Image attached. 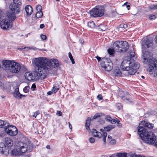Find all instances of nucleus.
I'll return each mask as SVG.
<instances>
[{"mask_svg": "<svg viewBox=\"0 0 157 157\" xmlns=\"http://www.w3.org/2000/svg\"><path fill=\"white\" fill-rule=\"evenodd\" d=\"M0 87L2 89L4 88L3 84L0 81Z\"/></svg>", "mask_w": 157, "mask_h": 157, "instance_id": "obj_47", "label": "nucleus"}, {"mask_svg": "<svg viewBox=\"0 0 157 157\" xmlns=\"http://www.w3.org/2000/svg\"><path fill=\"white\" fill-rule=\"evenodd\" d=\"M121 42L122 41H116L113 44V48L116 52H120V51L121 50V44H121Z\"/></svg>", "mask_w": 157, "mask_h": 157, "instance_id": "obj_14", "label": "nucleus"}, {"mask_svg": "<svg viewBox=\"0 0 157 157\" xmlns=\"http://www.w3.org/2000/svg\"><path fill=\"white\" fill-rule=\"evenodd\" d=\"M43 16V13L42 11H38L36 14V17L37 18H40Z\"/></svg>", "mask_w": 157, "mask_h": 157, "instance_id": "obj_28", "label": "nucleus"}, {"mask_svg": "<svg viewBox=\"0 0 157 157\" xmlns=\"http://www.w3.org/2000/svg\"><path fill=\"white\" fill-rule=\"evenodd\" d=\"M21 69L20 65L16 62H14L11 65L9 71L13 73H17Z\"/></svg>", "mask_w": 157, "mask_h": 157, "instance_id": "obj_11", "label": "nucleus"}, {"mask_svg": "<svg viewBox=\"0 0 157 157\" xmlns=\"http://www.w3.org/2000/svg\"><path fill=\"white\" fill-rule=\"evenodd\" d=\"M130 63V60H125L121 63V67L124 71H126L125 74L127 76L133 75L136 73V72L133 73L134 70L132 67L129 65Z\"/></svg>", "mask_w": 157, "mask_h": 157, "instance_id": "obj_6", "label": "nucleus"}, {"mask_svg": "<svg viewBox=\"0 0 157 157\" xmlns=\"http://www.w3.org/2000/svg\"><path fill=\"white\" fill-rule=\"evenodd\" d=\"M40 113V112L39 111H36V112L34 113V114L33 115V116L36 118V117Z\"/></svg>", "mask_w": 157, "mask_h": 157, "instance_id": "obj_37", "label": "nucleus"}, {"mask_svg": "<svg viewBox=\"0 0 157 157\" xmlns=\"http://www.w3.org/2000/svg\"><path fill=\"white\" fill-rule=\"evenodd\" d=\"M29 86H25L23 89V91L25 93L29 91Z\"/></svg>", "mask_w": 157, "mask_h": 157, "instance_id": "obj_35", "label": "nucleus"}, {"mask_svg": "<svg viewBox=\"0 0 157 157\" xmlns=\"http://www.w3.org/2000/svg\"><path fill=\"white\" fill-rule=\"evenodd\" d=\"M44 27V25L43 24H41L40 25V27L41 29H42Z\"/></svg>", "mask_w": 157, "mask_h": 157, "instance_id": "obj_53", "label": "nucleus"}, {"mask_svg": "<svg viewBox=\"0 0 157 157\" xmlns=\"http://www.w3.org/2000/svg\"><path fill=\"white\" fill-rule=\"evenodd\" d=\"M97 132V131L95 129H93L92 131V133L93 135L94 134L96 133V132Z\"/></svg>", "mask_w": 157, "mask_h": 157, "instance_id": "obj_49", "label": "nucleus"}, {"mask_svg": "<svg viewBox=\"0 0 157 157\" xmlns=\"http://www.w3.org/2000/svg\"><path fill=\"white\" fill-rule=\"evenodd\" d=\"M97 59L98 62H99V61H100V63H101V57H100V58Z\"/></svg>", "mask_w": 157, "mask_h": 157, "instance_id": "obj_63", "label": "nucleus"}, {"mask_svg": "<svg viewBox=\"0 0 157 157\" xmlns=\"http://www.w3.org/2000/svg\"><path fill=\"white\" fill-rule=\"evenodd\" d=\"M30 49H32L34 50H36L37 48L35 47H30Z\"/></svg>", "mask_w": 157, "mask_h": 157, "instance_id": "obj_54", "label": "nucleus"}, {"mask_svg": "<svg viewBox=\"0 0 157 157\" xmlns=\"http://www.w3.org/2000/svg\"><path fill=\"white\" fill-rule=\"evenodd\" d=\"M101 66L107 71H109L113 68V64L109 59L103 58L101 60Z\"/></svg>", "mask_w": 157, "mask_h": 157, "instance_id": "obj_7", "label": "nucleus"}, {"mask_svg": "<svg viewBox=\"0 0 157 157\" xmlns=\"http://www.w3.org/2000/svg\"><path fill=\"white\" fill-rule=\"evenodd\" d=\"M68 124H69V127L71 129H72V127L71 126V124H70V123L69 122Z\"/></svg>", "mask_w": 157, "mask_h": 157, "instance_id": "obj_55", "label": "nucleus"}, {"mask_svg": "<svg viewBox=\"0 0 157 157\" xmlns=\"http://www.w3.org/2000/svg\"><path fill=\"white\" fill-rule=\"evenodd\" d=\"M105 120L108 121H111L112 120V118L110 117L107 116L105 118Z\"/></svg>", "mask_w": 157, "mask_h": 157, "instance_id": "obj_40", "label": "nucleus"}, {"mask_svg": "<svg viewBox=\"0 0 157 157\" xmlns=\"http://www.w3.org/2000/svg\"><path fill=\"white\" fill-rule=\"evenodd\" d=\"M79 41L82 44H83V40H79Z\"/></svg>", "mask_w": 157, "mask_h": 157, "instance_id": "obj_60", "label": "nucleus"}, {"mask_svg": "<svg viewBox=\"0 0 157 157\" xmlns=\"http://www.w3.org/2000/svg\"><path fill=\"white\" fill-rule=\"evenodd\" d=\"M25 76L26 79L29 81H31L33 79V75L31 73L29 72H26L25 75Z\"/></svg>", "mask_w": 157, "mask_h": 157, "instance_id": "obj_21", "label": "nucleus"}, {"mask_svg": "<svg viewBox=\"0 0 157 157\" xmlns=\"http://www.w3.org/2000/svg\"><path fill=\"white\" fill-rule=\"evenodd\" d=\"M25 10L28 16H30L32 14L33 11L32 7L30 5L26 6L25 8Z\"/></svg>", "mask_w": 157, "mask_h": 157, "instance_id": "obj_20", "label": "nucleus"}, {"mask_svg": "<svg viewBox=\"0 0 157 157\" xmlns=\"http://www.w3.org/2000/svg\"><path fill=\"white\" fill-rule=\"evenodd\" d=\"M96 133H97V134H96V136H97L98 138H101L102 137H103V140L104 143L105 144L106 143V138L107 136V133L106 132H103L102 134L101 132L97 131L96 132Z\"/></svg>", "mask_w": 157, "mask_h": 157, "instance_id": "obj_18", "label": "nucleus"}, {"mask_svg": "<svg viewBox=\"0 0 157 157\" xmlns=\"http://www.w3.org/2000/svg\"><path fill=\"white\" fill-rule=\"evenodd\" d=\"M113 74L116 76H121L122 72L120 69H116L114 71Z\"/></svg>", "mask_w": 157, "mask_h": 157, "instance_id": "obj_23", "label": "nucleus"}, {"mask_svg": "<svg viewBox=\"0 0 157 157\" xmlns=\"http://www.w3.org/2000/svg\"><path fill=\"white\" fill-rule=\"evenodd\" d=\"M121 47L120 53H124L126 52L129 48V45L128 43L126 41H122L121 43Z\"/></svg>", "mask_w": 157, "mask_h": 157, "instance_id": "obj_15", "label": "nucleus"}, {"mask_svg": "<svg viewBox=\"0 0 157 157\" xmlns=\"http://www.w3.org/2000/svg\"><path fill=\"white\" fill-rule=\"evenodd\" d=\"M135 53L133 48L131 49L128 52V56L129 57L130 60L132 59V58H133L135 57ZM133 60V59H132Z\"/></svg>", "mask_w": 157, "mask_h": 157, "instance_id": "obj_22", "label": "nucleus"}, {"mask_svg": "<svg viewBox=\"0 0 157 157\" xmlns=\"http://www.w3.org/2000/svg\"><path fill=\"white\" fill-rule=\"evenodd\" d=\"M154 9H157V5H155L154 6Z\"/></svg>", "mask_w": 157, "mask_h": 157, "instance_id": "obj_64", "label": "nucleus"}, {"mask_svg": "<svg viewBox=\"0 0 157 157\" xmlns=\"http://www.w3.org/2000/svg\"><path fill=\"white\" fill-rule=\"evenodd\" d=\"M36 72L34 73V76L36 79H38L40 78L44 79L46 78L47 75L50 74L49 72L46 71L41 70L40 71L39 69H35Z\"/></svg>", "mask_w": 157, "mask_h": 157, "instance_id": "obj_9", "label": "nucleus"}, {"mask_svg": "<svg viewBox=\"0 0 157 157\" xmlns=\"http://www.w3.org/2000/svg\"><path fill=\"white\" fill-rule=\"evenodd\" d=\"M59 88H58V87L57 86H55L53 87L52 91L53 92V93H55L56 92H57Z\"/></svg>", "mask_w": 157, "mask_h": 157, "instance_id": "obj_34", "label": "nucleus"}, {"mask_svg": "<svg viewBox=\"0 0 157 157\" xmlns=\"http://www.w3.org/2000/svg\"><path fill=\"white\" fill-rule=\"evenodd\" d=\"M13 61H10L6 60H4L2 61V66L3 67L6 68V69H8L9 70L11 67V65L13 63Z\"/></svg>", "mask_w": 157, "mask_h": 157, "instance_id": "obj_17", "label": "nucleus"}, {"mask_svg": "<svg viewBox=\"0 0 157 157\" xmlns=\"http://www.w3.org/2000/svg\"><path fill=\"white\" fill-rule=\"evenodd\" d=\"M88 26L91 28H94L95 27V24L93 21L89 22L88 23Z\"/></svg>", "mask_w": 157, "mask_h": 157, "instance_id": "obj_29", "label": "nucleus"}, {"mask_svg": "<svg viewBox=\"0 0 157 157\" xmlns=\"http://www.w3.org/2000/svg\"><path fill=\"white\" fill-rule=\"evenodd\" d=\"M154 124L144 121H142L139 124L138 132L140 136L145 143L150 145L154 143L156 140V136L154 133L149 131L148 129H151Z\"/></svg>", "mask_w": 157, "mask_h": 157, "instance_id": "obj_3", "label": "nucleus"}, {"mask_svg": "<svg viewBox=\"0 0 157 157\" xmlns=\"http://www.w3.org/2000/svg\"><path fill=\"white\" fill-rule=\"evenodd\" d=\"M89 142L91 143H94L95 142V139L93 137H91L89 139Z\"/></svg>", "mask_w": 157, "mask_h": 157, "instance_id": "obj_38", "label": "nucleus"}, {"mask_svg": "<svg viewBox=\"0 0 157 157\" xmlns=\"http://www.w3.org/2000/svg\"><path fill=\"white\" fill-rule=\"evenodd\" d=\"M104 8L101 6H98L93 8L90 12V15L94 17H101L103 14L109 17H112L113 16V13L111 11L108 12V13L104 12Z\"/></svg>", "mask_w": 157, "mask_h": 157, "instance_id": "obj_5", "label": "nucleus"}, {"mask_svg": "<svg viewBox=\"0 0 157 157\" xmlns=\"http://www.w3.org/2000/svg\"><path fill=\"white\" fill-rule=\"evenodd\" d=\"M33 125L34 128L35 127H36V128L37 127V125L36 124H33Z\"/></svg>", "mask_w": 157, "mask_h": 157, "instance_id": "obj_57", "label": "nucleus"}, {"mask_svg": "<svg viewBox=\"0 0 157 157\" xmlns=\"http://www.w3.org/2000/svg\"><path fill=\"white\" fill-rule=\"evenodd\" d=\"M129 65L132 67V68L134 70L133 72H136L137 70L140 67V64L138 62L131 63L130 62V64H129Z\"/></svg>", "mask_w": 157, "mask_h": 157, "instance_id": "obj_19", "label": "nucleus"}, {"mask_svg": "<svg viewBox=\"0 0 157 157\" xmlns=\"http://www.w3.org/2000/svg\"><path fill=\"white\" fill-rule=\"evenodd\" d=\"M23 49H25V51H28L29 49H30V47H25Z\"/></svg>", "mask_w": 157, "mask_h": 157, "instance_id": "obj_51", "label": "nucleus"}, {"mask_svg": "<svg viewBox=\"0 0 157 157\" xmlns=\"http://www.w3.org/2000/svg\"><path fill=\"white\" fill-rule=\"evenodd\" d=\"M117 126L120 127H121L122 126L121 124L120 123H119V122L118 123H117Z\"/></svg>", "mask_w": 157, "mask_h": 157, "instance_id": "obj_56", "label": "nucleus"}, {"mask_svg": "<svg viewBox=\"0 0 157 157\" xmlns=\"http://www.w3.org/2000/svg\"><path fill=\"white\" fill-rule=\"evenodd\" d=\"M25 95H22V94H20V98H21L22 97H25Z\"/></svg>", "mask_w": 157, "mask_h": 157, "instance_id": "obj_61", "label": "nucleus"}, {"mask_svg": "<svg viewBox=\"0 0 157 157\" xmlns=\"http://www.w3.org/2000/svg\"><path fill=\"white\" fill-rule=\"evenodd\" d=\"M127 2H126L123 5V6H125V5H126V7L127 8L128 10H129V7H130V6L129 5H127Z\"/></svg>", "mask_w": 157, "mask_h": 157, "instance_id": "obj_50", "label": "nucleus"}, {"mask_svg": "<svg viewBox=\"0 0 157 157\" xmlns=\"http://www.w3.org/2000/svg\"><path fill=\"white\" fill-rule=\"evenodd\" d=\"M156 18L155 15H151L149 16V18L150 20H154Z\"/></svg>", "mask_w": 157, "mask_h": 157, "instance_id": "obj_43", "label": "nucleus"}, {"mask_svg": "<svg viewBox=\"0 0 157 157\" xmlns=\"http://www.w3.org/2000/svg\"><path fill=\"white\" fill-rule=\"evenodd\" d=\"M34 64L35 69L48 71L49 73L56 75V68L59 65L57 59H49L44 57L35 58L34 60Z\"/></svg>", "mask_w": 157, "mask_h": 157, "instance_id": "obj_2", "label": "nucleus"}, {"mask_svg": "<svg viewBox=\"0 0 157 157\" xmlns=\"http://www.w3.org/2000/svg\"><path fill=\"white\" fill-rule=\"evenodd\" d=\"M114 127V125H108L106 127H104V129L105 131L107 132H109L110 130L113 128Z\"/></svg>", "mask_w": 157, "mask_h": 157, "instance_id": "obj_26", "label": "nucleus"}, {"mask_svg": "<svg viewBox=\"0 0 157 157\" xmlns=\"http://www.w3.org/2000/svg\"><path fill=\"white\" fill-rule=\"evenodd\" d=\"M6 121L0 120V128H3L6 124Z\"/></svg>", "mask_w": 157, "mask_h": 157, "instance_id": "obj_31", "label": "nucleus"}, {"mask_svg": "<svg viewBox=\"0 0 157 157\" xmlns=\"http://www.w3.org/2000/svg\"><path fill=\"white\" fill-rule=\"evenodd\" d=\"M21 5V2H14L13 3L10 4L9 8L11 10V11L7 13H14V16L16 14L18 13L20 10V7Z\"/></svg>", "mask_w": 157, "mask_h": 157, "instance_id": "obj_8", "label": "nucleus"}, {"mask_svg": "<svg viewBox=\"0 0 157 157\" xmlns=\"http://www.w3.org/2000/svg\"><path fill=\"white\" fill-rule=\"evenodd\" d=\"M62 113L59 111H57L56 113V114L58 115L59 116H60L62 115Z\"/></svg>", "mask_w": 157, "mask_h": 157, "instance_id": "obj_46", "label": "nucleus"}, {"mask_svg": "<svg viewBox=\"0 0 157 157\" xmlns=\"http://www.w3.org/2000/svg\"><path fill=\"white\" fill-rule=\"evenodd\" d=\"M130 157H142V156L140 155H138L134 154H132L131 155Z\"/></svg>", "mask_w": 157, "mask_h": 157, "instance_id": "obj_44", "label": "nucleus"}, {"mask_svg": "<svg viewBox=\"0 0 157 157\" xmlns=\"http://www.w3.org/2000/svg\"><path fill=\"white\" fill-rule=\"evenodd\" d=\"M42 7L40 5H37L36 6V10L38 11H41Z\"/></svg>", "mask_w": 157, "mask_h": 157, "instance_id": "obj_36", "label": "nucleus"}, {"mask_svg": "<svg viewBox=\"0 0 157 157\" xmlns=\"http://www.w3.org/2000/svg\"><path fill=\"white\" fill-rule=\"evenodd\" d=\"M119 122V121L117 119H112L111 121V123L113 124H115L116 122L117 123H118Z\"/></svg>", "mask_w": 157, "mask_h": 157, "instance_id": "obj_33", "label": "nucleus"}, {"mask_svg": "<svg viewBox=\"0 0 157 157\" xmlns=\"http://www.w3.org/2000/svg\"><path fill=\"white\" fill-rule=\"evenodd\" d=\"M115 52H116L115 50H114V49L113 48V49H111V48H109L108 50V53L110 55H112Z\"/></svg>", "mask_w": 157, "mask_h": 157, "instance_id": "obj_30", "label": "nucleus"}, {"mask_svg": "<svg viewBox=\"0 0 157 157\" xmlns=\"http://www.w3.org/2000/svg\"><path fill=\"white\" fill-rule=\"evenodd\" d=\"M14 96L16 98H20V94L19 91V89L17 88L16 89L15 91L13 93Z\"/></svg>", "mask_w": 157, "mask_h": 157, "instance_id": "obj_25", "label": "nucleus"}, {"mask_svg": "<svg viewBox=\"0 0 157 157\" xmlns=\"http://www.w3.org/2000/svg\"><path fill=\"white\" fill-rule=\"evenodd\" d=\"M68 56L69 58L71 60V61L72 63L73 64L75 63V61H74V59L73 58V57L71 55V52H69L68 53Z\"/></svg>", "mask_w": 157, "mask_h": 157, "instance_id": "obj_32", "label": "nucleus"}, {"mask_svg": "<svg viewBox=\"0 0 157 157\" xmlns=\"http://www.w3.org/2000/svg\"><path fill=\"white\" fill-rule=\"evenodd\" d=\"M127 26L128 25L126 24H121L119 25V30L121 31H122L126 29Z\"/></svg>", "mask_w": 157, "mask_h": 157, "instance_id": "obj_27", "label": "nucleus"}, {"mask_svg": "<svg viewBox=\"0 0 157 157\" xmlns=\"http://www.w3.org/2000/svg\"><path fill=\"white\" fill-rule=\"evenodd\" d=\"M155 40L156 43H157V35L156 36V37H155Z\"/></svg>", "mask_w": 157, "mask_h": 157, "instance_id": "obj_62", "label": "nucleus"}, {"mask_svg": "<svg viewBox=\"0 0 157 157\" xmlns=\"http://www.w3.org/2000/svg\"><path fill=\"white\" fill-rule=\"evenodd\" d=\"M31 88L33 90H34L36 88V85L34 84H32Z\"/></svg>", "mask_w": 157, "mask_h": 157, "instance_id": "obj_48", "label": "nucleus"}, {"mask_svg": "<svg viewBox=\"0 0 157 157\" xmlns=\"http://www.w3.org/2000/svg\"><path fill=\"white\" fill-rule=\"evenodd\" d=\"M116 143V140L115 139H113L111 140L110 141V143L111 144L113 145L115 144Z\"/></svg>", "mask_w": 157, "mask_h": 157, "instance_id": "obj_41", "label": "nucleus"}, {"mask_svg": "<svg viewBox=\"0 0 157 157\" xmlns=\"http://www.w3.org/2000/svg\"><path fill=\"white\" fill-rule=\"evenodd\" d=\"M4 144L7 148L11 147L13 145V140L10 137L6 138L4 139Z\"/></svg>", "mask_w": 157, "mask_h": 157, "instance_id": "obj_16", "label": "nucleus"}, {"mask_svg": "<svg viewBox=\"0 0 157 157\" xmlns=\"http://www.w3.org/2000/svg\"><path fill=\"white\" fill-rule=\"evenodd\" d=\"M153 45V41L151 39H149L147 37L143 38L142 43V59L144 62L149 63V67L147 70L151 74L155 71H157V59L152 58V54L149 52L145 51L147 48L152 46Z\"/></svg>", "mask_w": 157, "mask_h": 157, "instance_id": "obj_1", "label": "nucleus"}, {"mask_svg": "<svg viewBox=\"0 0 157 157\" xmlns=\"http://www.w3.org/2000/svg\"><path fill=\"white\" fill-rule=\"evenodd\" d=\"M33 147L32 143L29 144L28 146L26 143L20 142L16 145V148L12 151V155L14 156H20L28 151H31Z\"/></svg>", "mask_w": 157, "mask_h": 157, "instance_id": "obj_4", "label": "nucleus"}, {"mask_svg": "<svg viewBox=\"0 0 157 157\" xmlns=\"http://www.w3.org/2000/svg\"><path fill=\"white\" fill-rule=\"evenodd\" d=\"M154 75L155 76H157V71H155Z\"/></svg>", "mask_w": 157, "mask_h": 157, "instance_id": "obj_59", "label": "nucleus"}, {"mask_svg": "<svg viewBox=\"0 0 157 157\" xmlns=\"http://www.w3.org/2000/svg\"><path fill=\"white\" fill-rule=\"evenodd\" d=\"M40 37L43 40H45L47 39V37L45 35L41 34L40 35Z\"/></svg>", "mask_w": 157, "mask_h": 157, "instance_id": "obj_42", "label": "nucleus"}, {"mask_svg": "<svg viewBox=\"0 0 157 157\" xmlns=\"http://www.w3.org/2000/svg\"><path fill=\"white\" fill-rule=\"evenodd\" d=\"M53 93V92L52 91H48V92L47 94L48 95H51Z\"/></svg>", "mask_w": 157, "mask_h": 157, "instance_id": "obj_52", "label": "nucleus"}, {"mask_svg": "<svg viewBox=\"0 0 157 157\" xmlns=\"http://www.w3.org/2000/svg\"><path fill=\"white\" fill-rule=\"evenodd\" d=\"M121 99L124 101L125 102H127V101H129V99L128 98H125L124 96H123L121 97Z\"/></svg>", "mask_w": 157, "mask_h": 157, "instance_id": "obj_39", "label": "nucleus"}, {"mask_svg": "<svg viewBox=\"0 0 157 157\" xmlns=\"http://www.w3.org/2000/svg\"><path fill=\"white\" fill-rule=\"evenodd\" d=\"M9 149L7 148L5 144L3 143H0V153L2 154L7 155L9 153Z\"/></svg>", "mask_w": 157, "mask_h": 157, "instance_id": "obj_13", "label": "nucleus"}, {"mask_svg": "<svg viewBox=\"0 0 157 157\" xmlns=\"http://www.w3.org/2000/svg\"><path fill=\"white\" fill-rule=\"evenodd\" d=\"M97 98L98 99L100 100H102V96L100 94H99L97 96Z\"/></svg>", "mask_w": 157, "mask_h": 157, "instance_id": "obj_45", "label": "nucleus"}, {"mask_svg": "<svg viewBox=\"0 0 157 157\" xmlns=\"http://www.w3.org/2000/svg\"><path fill=\"white\" fill-rule=\"evenodd\" d=\"M129 156V154L126 153H117L116 155V156L118 157H128Z\"/></svg>", "mask_w": 157, "mask_h": 157, "instance_id": "obj_24", "label": "nucleus"}, {"mask_svg": "<svg viewBox=\"0 0 157 157\" xmlns=\"http://www.w3.org/2000/svg\"><path fill=\"white\" fill-rule=\"evenodd\" d=\"M102 115V113H97L94 116L93 118L91 117L89 119L88 118L86 121L85 124V126L86 129L87 130H90V128L89 126L90 124V121L93 120L94 119L99 117L100 116Z\"/></svg>", "mask_w": 157, "mask_h": 157, "instance_id": "obj_12", "label": "nucleus"}, {"mask_svg": "<svg viewBox=\"0 0 157 157\" xmlns=\"http://www.w3.org/2000/svg\"><path fill=\"white\" fill-rule=\"evenodd\" d=\"M5 132L9 135L12 136H15L17 134V129L16 127L13 125L6 126L4 129Z\"/></svg>", "mask_w": 157, "mask_h": 157, "instance_id": "obj_10", "label": "nucleus"}, {"mask_svg": "<svg viewBox=\"0 0 157 157\" xmlns=\"http://www.w3.org/2000/svg\"><path fill=\"white\" fill-rule=\"evenodd\" d=\"M46 148L48 149H50V146L49 145H47L46 147Z\"/></svg>", "mask_w": 157, "mask_h": 157, "instance_id": "obj_58", "label": "nucleus"}]
</instances>
